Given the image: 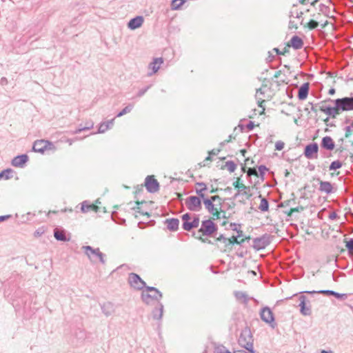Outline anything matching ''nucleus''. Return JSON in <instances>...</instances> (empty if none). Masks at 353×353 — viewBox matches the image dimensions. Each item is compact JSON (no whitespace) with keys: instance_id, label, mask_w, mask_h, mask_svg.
Returning a JSON list of instances; mask_svg holds the SVG:
<instances>
[{"instance_id":"obj_1","label":"nucleus","mask_w":353,"mask_h":353,"mask_svg":"<svg viewBox=\"0 0 353 353\" xmlns=\"http://www.w3.org/2000/svg\"><path fill=\"white\" fill-rule=\"evenodd\" d=\"M327 101H332L330 99ZM333 102L334 107L322 105L320 106L319 110L332 118H336L341 111L353 110V97L337 99L333 101Z\"/></svg>"},{"instance_id":"obj_2","label":"nucleus","mask_w":353,"mask_h":353,"mask_svg":"<svg viewBox=\"0 0 353 353\" xmlns=\"http://www.w3.org/2000/svg\"><path fill=\"white\" fill-rule=\"evenodd\" d=\"M162 296V293L157 288L150 286L145 287L141 294V299L147 305L153 304V301L160 302Z\"/></svg>"},{"instance_id":"obj_3","label":"nucleus","mask_w":353,"mask_h":353,"mask_svg":"<svg viewBox=\"0 0 353 353\" xmlns=\"http://www.w3.org/2000/svg\"><path fill=\"white\" fill-rule=\"evenodd\" d=\"M239 345L251 353H254L253 347V336L251 330L248 327L243 329L239 337Z\"/></svg>"},{"instance_id":"obj_4","label":"nucleus","mask_w":353,"mask_h":353,"mask_svg":"<svg viewBox=\"0 0 353 353\" xmlns=\"http://www.w3.org/2000/svg\"><path fill=\"white\" fill-rule=\"evenodd\" d=\"M82 249L92 263H96L97 260L99 259L102 264L105 263V254L100 251L99 248H93L90 245H85L82 247Z\"/></svg>"},{"instance_id":"obj_5","label":"nucleus","mask_w":353,"mask_h":353,"mask_svg":"<svg viewBox=\"0 0 353 353\" xmlns=\"http://www.w3.org/2000/svg\"><path fill=\"white\" fill-rule=\"evenodd\" d=\"M218 229L217 225L210 219L205 220L201 222V228L196 233L197 236H210Z\"/></svg>"},{"instance_id":"obj_6","label":"nucleus","mask_w":353,"mask_h":353,"mask_svg":"<svg viewBox=\"0 0 353 353\" xmlns=\"http://www.w3.org/2000/svg\"><path fill=\"white\" fill-rule=\"evenodd\" d=\"M32 148L34 152L43 154L46 150H54L55 146L52 142L41 139L34 141Z\"/></svg>"},{"instance_id":"obj_7","label":"nucleus","mask_w":353,"mask_h":353,"mask_svg":"<svg viewBox=\"0 0 353 353\" xmlns=\"http://www.w3.org/2000/svg\"><path fill=\"white\" fill-rule=\"evenodd\" d=\"M188 209L192 212H199L201 210V198L198 196H190L185 201Z\"/></svg>"},{"instance_id":"obj_8","label":"nucleus","mask_w":353,"mask_h":353,"mask_svg":"<svg viewBox=\"0 0 353 353\" xmlns=\"http://www.w3.org/2000/svg\"><path fill=\"white\" fill-rule=\"evenodd\" d=\"M128 283L130 285L136 290H142L143 288L147 287L145 282L135 273H130L128 276Z\"/></svg>"},{"instance_id":"obj_9","label":"nucleus","mask_w":353,"mask_h":353,"mask_svg":"<svg viewBox=\"0 0 353 353\" xmlns=\"http://www.w3.org/2000/svg\"><path fill=\"white\" fill-rule=\"evenodd\" d=\"M145 186L147 191L150 193H155L159 190V183L153 175L146 176Z\"/></svg>"},{"instance_id":"obj_10","label":"nucleus","mask_w":353,"mask_h":353,"mask_svg":"<svg viewBox=\"0 0 353 353\" xmlns=\"http://www.w3.org/2000/svg\"><path fill=\"white\" fill-rule=\"evenodd\" d=\"M203 201L205 209L208 211L209 213L212 214L213 216L215 217L216 219L221 218V212L219 211L220 209L216 207L217 204H214L207 197L203 199Z\"/></svg>"},{"instance_id":"obj_11","label":"nucleus","mask_w":353,"mask_h":353,"mask_svg":"<svg viewBox=\"0 0 353 353\" xmlns=\"http://www.w3.org/2000/svg\"><path fill=\"white\" fill-rule=\"evenodd\" d=\"M319 145L316 143H312L307 145L305 148L304 155L308 159L317 158Z\"/></svg>"},{"instance_id":"obj_12","label":"nucleus","mask_w":353,"mask_h":353,"mask_svg":"<svg viewBox=\"0 0 353 353\" xmlns=\"http://www.w3.org/2000/svg\"><path fill=\"white\" fill-rule=\"evenodd\" d=\"M260 316L262 321L268 324L274 323V316L269 307L266 306L261 309Z\"/></svg>"},{"instance_id":"obj_13","label":"nucleus","mask_w":353,"mask_h":353,"mask_svg":"<svg viewBox=\"0 0 353 353\" xmlns=\"http://www.w3.org/2000/svg\"><path fill=\"white\" fill-rule=\"evenodd\" d=\"M269 243L268 237L265 235L253 239V248L257 250L264 249Z\"/></svg>"},{"instance_id":"obj_14","label":"nucleus","mask_w":353,"mask_h":353,"mask_svg":"<svg viewBox=\"0 0 353 353\" xmlns=\"http://www.w3.org/2000/svg\"><path fill=\"white\" fill-rule=\"evenodd\" d=\"M200 219L199 215L194 214L192 221H185L183 223L182 227L184 230L190 231L193 228L199 227Z\"/></svg>"},{"instance_id":"obj_15","label":"nucleus","mask_w":353,"mask_h":353,"mask_svg":"<svg viewBox=\"0 0 353 353\" xmlns=\"http://www.w3.org/2000/svg\"><path fill=\"white\" fill-rule=\"evenodd\" d=\"M164 306L161 302L157 303V305L152 311V316L153 319L160 321L163 314Z\"/></svg>"},{"instance_id":"obj_16","label":"nucleus","mask_w":353,"mask_h":353,"mask_svg":"<svg viewBox=\"0 0 353 353\" xmlns=\"http://www.w3.org/2000/svg\"><path fill=\"white\" fill-rule=\"evenodd\" d=\"M144 19L142 16H137L130 19L128 23V27L130 30H135L140 28L143 23Z\"/></svg>"},{"instance_id":"obj_17","label":"nucleus","mask_w":353,"mask_h":353,"mask_svg":"<svg viewBox=\"0 0 353 353\" xmlns=\"http://www.w3.org/2000/svg\"><path fill=\"white\" fill-rule=\"evenodd\" d=\"M319 181V191L325 192L327 194H331L334 192L333 185L329 181H323L318 179Z\"/></svg>"},{"instance_id":"obj_18","label":"nucleus","mask_w":353,"mask_h":353,"mask_svg":"<svg viewBox=\"0 0 353 353\" xmlns=\"http://www.w3.org/2000/svg\"><path fill=\"white\" fill-rule=\"evenodd\" d=\"M28 161L27 154H21L15 157L12 161V165L14 167L22 168Z\"/></svg>"},{"instance_id":"obj_19","label":"nucleus","mask_w":353,"mask_h":353,"mask_svg":"<svg viewBox=\"0 0 353 353\" xmlns=\"http://www.w3.org/2000/svg\"><path fill=\"white\" fill-rule=\"evenodd\" d=\"M288 46L292 47L294 50H299L303 46V41L301 37L294 35L291 38Z\"/></svg>"},{"instance_id":"obj_20","label":"nucleus","mask_w":353,"mask_h":353,"mask_svg":"<svg viewBox=\"0 0 353 353\" xmlns=\"http://www.w3.org/2000/svg\"><path fill=\"white\" fill-rule=\"evenodd\" d=\"M163 63V59L162 58L154 59L153 61L151 62L148 65L149 69L152 70V72L148 73V76H152L153 74L156 73Z\"/></svg>"},{"instance_id":"obj_21","label":"nucleus","mask_w":353,"mask_h":353,"mask_svg":"<svg viewBox=\"0 0 353 353\" xmlns=\"http://www.w3.org/2000/svg\"><path fill=\"white\" fill-rule=\"evenodd\" d=\"M102 312L106 316L112 315L115 312L114 305L110 302H105L101 305Z\"/></svg>"},{"instance_id":"obj_22","label":"nucleus","mask_w":353,"mask_h":353,"mask_svg":"<svg viewBox=\"0 0 353 353\" xmlns=\"http://www.w3.org/2000/svg\"><path fill=\"white\" fill-rule=\"evenodd\" d=\"M99 209V208L97 205L93 203H90L88 201H84L81 203V210L83 213H86L90 211L97 212Z\"/></svg>"},{"instance_id":"obj_23","label":"nucleus","mask_w":353,"mask_h":353,"mask_svg":"<svg viewBox=\"0 0 353 353\" xmlns=\"http://www.w3.org/2000/svg\"><path fill=\"white\" fill-rule=\"evenodd\" d=\"M305 300L306 297L303 295L300 296L299 297V306L301 307L300 312L304 316H310L311 314V308L310 307H307L305 305Z\"/></svg>"},{"instance_id":"obj_24","label":"nucleus","mask_w":353,"mask_h":353,"mask_svg":"<svg viewBox=\"0 0 353 353\" xmlns=\"http://www.w3.org/2000/svg\"><path fill=\"white\" fill-rule=\"evenodd\" d=\"M321 146L327 150H332L334 149L335 143L330 137L326 136L321 140Z\"/></svg>"},{"instance_id":"obj_25","label":"nucleus","mask_w":353,"mask_h":353,"mask_svg":"<svg viewBox=\"0 0 353 353\" xmlns=\"http://www.w3.org/2000/svg\"><path fill=\"white\" fill-rule=\"evenodd\" d=\"M195 192L198 196L202 199L205 197V191L207 190V185L203 182H197L195 183Z\"/></svg>"},{"instance_id":"obj_26","label":"nucleus","mask_w":353,"mask_h":353,"mask_svg":"<svg viewBox=\"0 0 353 353\" xmlns=\"http://www.w3.org/2000/svg\"><path fill=\"white\" fill-rule=\"evenodd\" d=\"M309 89H310L309 83H303L299 89L298 98L300 100L305 99L308 95Z\"/></svg>"},{"instance_id":"obj_27","label":"nucleus","mask_w":353,"mask_h":353,"mask_svg":"<svg viewBox=\"0 0 353 353\" xmlns=\"http://www.w3.org/2000/svg\"><path fill=\"white\" fill-rule=\"evenodd\" d=\"M165 223L170 231H176L179 229V221L178 219H168L165 221Z\"/></svg>"},{"instance_id":"obj_28","label":"nucleus","mask_w":353,"mask_h":353,"mask_svg":"<svg viewBox=\"0 0 353 353\" xmlns=\"http://www.w3.org/2000/svg\"><path fill=\"white\" fill-rule=\"evenodd\" d=\"M114 119H112L108 121L101 123L98 129V133H104L108 130L112 128L114 125Z\"/></svg>"},{"instance_id":"obj_29","label":"nucleus","mask_w":353,"mask_h":353,"mask_svg":"<svg viewBox=\"0 0 353 353\" xmlns=\"http://www.w3.org/2000/svg\"><path fill=\"white\" fill-rule=\"evenodd\" d=\"M54 238L58 241H68L69 239H67L65 236V233L63 230H60L59 229L54 230Z\"/></svg>"},{"instance_id":"obj_30","label":"nucleus","mask_w":353,"mask_h":353,"mask_svg":"<svg viewBox=\"0 0 353 353\" xmlns=\"http://www.w3.org/2000/svg\"><path fill=\"white\" fill-rule=\"evenodd\" d=\"M259 198H261V203L259 206V209L262 212H267L269 210V202L265 199L262 197L261 194L259 196Z\"/></svg>"},{"instance_id":"obj_31","label":"nucleus","mask_w":353,"mask_h":353,"mask_svg":"<svg viewBox=\"0 0 353 353\" xmlns=\"http://www.w3.org/2000/svg\"><path fill=\"white\" fill-rule=\"evenodd\" d=\"M347 122H350V125L345 126L344 128L345 137L346 139H349L350 137L353 135V120L346 121V123Z\"/></svg>"},{"instance_id":"obj_32","label":"nucleus","mask_w":353,"mask_h":353,"mask_svg":"<svg viewBox=\"0 0 353 353\" xmlns=\"http://www.w3.org/2000/svg\"><path fill=\"white\" fill-rule=\"evenodd\" d=\"M250 236H246L245 239H241L239 240L238 236H232L231 238H229V246L233 245L234 244L241 245L244 243L245 239H250Z\"/></svg>"},{"instance_id":"obj_33","label":"nucleus","mask_w":353,"mask_h":353,"mask_svg":"<svg viewBox=\"0 0 353 353\" xmlns=\"http://www.w3.org/2000/svg\"><path fill=\"white\" fill-rule=\"evenodd\" d=\"M303 12L298 10L296 5H294L290 12V17L301 18Z\"/></svg>"},{"instance_id":"obj_34","label":"nucleus","mask_w":353,"mask_h":353,"mask_svg":"<svg viewBox=\"0 0 353 353\" xmlns=\"http://www.w3.org/2000/svg\"><path fill=\"white\" fill-rule=\"evenodd\" d=\"M234 295H235V297L236 298V299L242 300L243 301V303H248V295L246 294V293L241 292V291H238V292H235Z\"/></svg>"},{"instance_id":"obj_35","label":"nucleus","mask_w":353,"mask_h":353,"mask_svg":"<svg viewBox=\"0 0 353 353\" xmlns=\"http://www.w3.org/2000/svg\"><path fill=\"white\" fill-rule=\"evenodd\" d=\"M134 108V105L132 103L128 104L127 106H125L121 112H119L117 117H120L123 116L125 114L130 113Z\"/></svg>"},{"instance_id":"obj_36","label":"nucleus","mask_w":353,"mask_h":353,"mask_svg":"<svg viewBox=\"0 0 353 353\" xmlns=\"http://www.w3.org/2000/svg\"><path fill=\"white\" fill-rule=\"evenodd\" d=\"M12 172H13V171L11 169H6V170L1 172H0V179L2 178H4L5 179H10L12 176Z\"/></svg>"},{"instance_id":"obj_37","label":"nucleus","mask_w":353,"mask_h":353,"mask_svg":"<svg viewBox=\"0 0 353 353\" xmlns=\"http://www.w3.org/2000/svg\"><path fill=\"white\" fill-rule=\"evenodd\" d=\"M342 162L339 160H336V161H332L330 166H329V170H336L337 169H339L342 167Z\"/></svg>"},{"instance_id":"obj_38","label":"nucleus","mask_w":353,"mask_h":353,"mask_svg":"<svg viewBox=\"0 0 353 353\" xmlns=\"http://www.w3.org/2000/svg\"><path fill=\"white\" fill-rule=\"evenodd\" d=\"M93 126H94L93 121H90V122H89V127H83V126L80 125V127L78 129H77L76 130L73 131L72 132V134H78V133H80V132H81L83 131L92 129L93 128Z\"/></svg>"},{"instance_id":"obj_39","label":"nucleus","mask_w":353,"mask_h":353,"mask_svg":"<svg viewBox=\"0 0 353 353\" xmlns=\"http://www.w3.org/2000/svg\"><path fill=\"white\" fill-rule=\"evenodd\" d=\"M305 292L307 293V294L319 293V294H322L327 295V296H330V295L332 296L334 291L330 290H319V291H305Z\"/></svg>"},{"instance_id":"obj_40","label":"nucleus","mask_w":353,"mask_h":353,"mask_svg":"<svg viewBox=\"0 0 353 353\" xmlns=\"http://www.w3.org/2000/svg\"><path fill=\"white\" fill-rule=\"evenodd\" d=\"M184 3L185 0H172L171 5L172 9L179 10Z\"/></svg>"},{"instance_id":"obj_41","label":"nucleus","mask_w":353,"mask_h":353,"mask_svg":"<svg viewBox=\"0 0 353 353\" xmlns=\"http://www.w3.org/2000/svg\"><path fill=\"white\" fill-rule=\"evenodd\" d=\"M225 167L230 172H234L236 168V164L232 161H227L225 163Z\"/></svg>"},{"instance_id":"obj_42","label":"nucleus","mask_w":353,"mask_h":353,"mask_svg":"<svg viewBox=\"0 0 353 353\" xmlns=\"http://www.w3.org/2000/svg\"><path fill=\"white\" fill-rule=\"evenodd\" d=\"M319 26V22L314 20H310L307 25H304L305 27H307L310 30H314Z\"/></svg>"},{"instance_id":"obj_43","label":"nucleus","mask_w":353,"mask_h":353,"mask_svg":"<svg viewBox=\"0 0 353 353\" xmlns=\"http://www.w3.org/2000/svg\"><path fill=\"white\" fill-rule=\"evenodd\" d=\"M216 241L223 242L226 248L229 247V239L225 237L223 234H220L216 239Z\"/></svg>"},{"instance_id":"obj_44","label":"nucleus","mask_w":353,"mask_h":353,"mask_svg":"<svg viewBox=\"0 0 353 353\" xmlns=\"http://www.w3.org/2000/svg\"><path fill=\"white\" fill-rule=\"evenodd\" d=\"M236 225H237V224L234 223L230 224V226H231L232 229L234 231H236L237 232V236H238V239H239V238L243 236V231L242 230L237 229Z\"/></svg>"},{"instance_id":"obj_45","label":"nucleus","mask_w":353,"mask_h":353,"mask_svg":"<svg viewBox=\"0 0 353 353\" xmlns=\"http://www.w3.org/2000/svg\"><path fill=\"white\" fill-rule=\"evenodd\" d=\"M208 199H210L213 203L218 201L219 203V209H221V205L222 203V199L219 195L212 196L210 198H208Z\"/></svg>"},{"instance_id":"obj_46","label":"nucleus","mask_w":353,"mask_h":353,"mask_svg":"<svg viewBox=\"0 0 353 353\" xmlns=\"http://www.w3.org/2000/svg\"><path fill=\"white\" fill-rule=\"evenodd\" d=\"M247 174H248V176L254 175V176H259L258 171H257L256 168H248V170L247 171Z\"/></svg>"},{"instance_id":"obj_47","label":"nucleus","mask_w":353,"mask_h":353,"mask_svg":"<svg viewBox=\"0 0 353 353\" xmlns=\"http://www.w3.org/2000/svg\"><path fill=\"white\" fill-rule=\"evenodd\" d=\"M258 169H259V170H257V171H258V172H259V176L263 178L265 172L268 170V168H266L265 165H261L259 166Z\"/></svg>"},{"instance_id":"obj_48","label":"nucleus","mask_w":353,"mask_h":353,"mask_svg":"<svg viewBox=\"0 0 353 353\" xmlns=\"http://www.w3.org/2000/svg\"><path fill=\"white\" fill-rule=\"evenodd\" d=\"M345 246L350 252H353V239H350L347 241Z\"/></svg>"},{"instance_id":"obj_49","label":"nucleus","mask_w":353,"mask_h":353,"mask_svg":"<svg viewBox=\"0 0 353 353\" xmlns=\"http://www.w3.org/2000/svg\"><path fill=\"white\" fill-rule=\"evenodd\" d=\"M332 296H334V297H336L338 299H345L347 297L346 294H340L335 291H334Z\"/></svg>"},{"instance_id":"obj_50","label":"nucleus","mask_w":353,"mask_h":353,"mask_svg":"<svg viewBox=\"0 0 353 353\" xmlns=\"http://www.w3.org/2000/svg\"><path fill=\"white\" fill-rule=\"evenodd\" d=\"M193 236H194L196 239H199V240L201 241L203 243H208L213 244V243H212L210 240H208V239H203V238H202V236H201V235H200V236H197V235L196 234V232H194V233H193Z\"/></svg>"},{"instance_id":"obj_51","label":"nucleus","mask_w":353,"mask_h":353,"mask_svg":"<svg viewBox=\"0 0 353 353\" xmlns=\"http://www.w3.org/2000/svg\"><path fill=\"white\" fill-rule=\"evenodd\" d=\"M150 87H151V85H148V86H147V87H145V88H144L141 89V90L138 92V93H137V96L138 97H142V96H143V94H145V92H147V91L150 88Z\"/></svg>"},{"instance_id":"obj_52","label":"nucleus","mask_w":353,"mask_h":353,"mask_svg":"<svg viewBox=\"0 0 353 353\" xmlns=\"http://www.w3.org/2000/svg\"><path fill=\"white\" fill-rule=\"evenodd\" d=\"M284 145H285V144H284V143L283 141H278L275 143V149L276 150H281L283 149Z\"/></svg>"},{"instance_id":"obj_53","label":"nucleus","mask_w":353,"mask_h":353,"mask_svg":"<svg viewBox=\"0 0 353 353\" xmlns=\"http://www.w3.org/2000/svg\"><path fill=\"white\" fill-rule=\"evenodd\" d=\"M76 336L79 339L84 340L85 338V333L83 330H80L78 332L76 333Z\"/></svg>"},{"instance_id":"obj_54","label":"nucleus","mask_w":353,"mask_h":353,"mask_svg":"<svg viewBox=\"0 0 353 353\" xmlns=\"http://www.w3.org/2000/svg\"><path fill=\"white\" fill-rule=\"evenodd\" d=\"M216 353H231V352L228 350H227L225 347L222 346L221 347L216 348Z\"/></svg>"},{"instance_id":"obj_55","label":"nucleus","mask_w":353,"mask_h":353,"mask_svg":"<svg viewBox=\"0 0 353 353\" xmlns=\"http://www.w3.org/2000/svg\"><path fill=\"white\" fill-rule=\"evenodd\" d=\"M181 218L183 223H185V221H190L191 219V214L190 213H185L182 215Z\"/></svg>"},{"instance_id":"obj_56","label":"nucleus","mask_w":353,"mask_h":353,"mask_svg":"<svg viewBox=\"0 0 353 353\" xmlns=\"http://www.w3.org/2000/svg\"><path fill=\"white\" fill-rule=\"evenodd\" d=\"M274 51H275L278 54H285L286 53L289 52V50L288 48H285L283 51L282 52H280V50H279V48H274Z\"/></svg>"},{"instance_id":"obj_57","label":"nucleus","mask_w":353,"mask_h":353,"mask_svg":"<svg viewBox=\"0 0 353 353\" xmlns=\"http://www.w3.org/2000/svg\"><path fill=\"white\" fill-rule=\"evenodd\" d=\"M303 206H298L296 208H291V212H299L303 210Z\"/></svg>"},{"instance_id":"obj_58","label":"nucleus","mask_w":353,"mask_h":353,"mask_svg":"<svg viewBox=\"0 0 353 353\" xmlns=\"http://www.w3.org/2000/svg\"><path fill=\"white\" fill-rule=\"evenodd\" d=\"M238 190H239V191H243V190H250V188L249 186H246L244 184L241 183V185H239Z\"/></svg>"},{"instance_id":"obj_59","label":"nucleus","mask_w":353,"mask_h":353,"mask_svg":"<svg viewBox=\"0 0 353 353\" xmlns=\"http://www.w3.org/2000/svg\"><path fill=\"white\" fill-rule=\"evenodd\" d=\"M221 151V149H213L210 152H209V154L211 155H216Z\"/></svg>"},{"instance_id":"obj_60","label":"nucleus","mask_w":353,"mask_h":353,"mask_svg":"<svg viewBox=\"0 0 353 353\" xmlns=\"http://www.w3.org/2000/svg\"><path fill=\"white\" fill-rule=\"evenodd\" d=\"M338 217L336 213L335 212H332L329 215V219L332 220H334Z\"/></svg>"},{"instance_id":"obj_61","label":"nucleus","mask_w":353,"mask_h":353,"mask_svg":"<svg viewBox=\"0 0 353 353\" xmlns=\"http://www.w3.org/2000/svg\"><path fill=\"white\" fill-rule=\"evenodd\" d=\"M254 128V122L252 121H249V123L247 124V128L249 130H253Z\"/></svg>"},{"instance_id":"obj_62","label":"nucleus","mask_w":353,"mask_h":353,"mask_svg":"<svg viewBox=\"0 0 353 353\" xmlns=\"http://www.w3.org/2000/svg\"><path fill=\"white\" fill-rule=\"evenodd\" d=\"M11 217V215L0 216V222L8 220Z\"/></svg>"},{"instance_id":"obj_63","label":"nucleus","mask_w":353,"mask_h":353,"mask_svg":"<svg viewBox=\"0 0 353 353\" xmlns=\"http://www.w3.org/2000/svg\"><path fill=\"white\" fill-rule=\"evenodd\" d=\"M239 181H240V179L238 178L237 180L234 182H233V185L235 188H239V185H241V183H239Z\"/></svg>"},{"instance_id":"obj_64","label":"nucleus","mask_w":353,"mask_h":353,"mask_svg":"<svg viewBox=\"0 0 353 353\" xmlns=\"http://www.w3.org/2000/svg\"><path fill=\"white\" fill-rule=\"evenodd\" d=\"M243 194L247 196V199H250L252 196V194L250 193L248 190H243Z\"/></svg>"}]
</instances>
